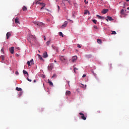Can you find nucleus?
<instances>
[{
    "instance_id": "obj_1",
    "label": "nucleus",
    "mask_w": 129,
    "mask_h": 129,
    "mask_svg": "<svg viewBox=\"0 0 129 129\" xmlns=\"http://www.w3.org/2000/svg\"><path fill=\"white\" fill-rule=\"evenodd\" d=\"M36 39V37L34 36L33 35H30L29 37L28 38V40L30 43L32 42V41H34V40Z\"/></svg>"
},
{
    "instance_id": "obj_2",
    "label": "nucleus",
    "mask_w": 129,
    "mask_h": 129,
    "mask_svg": "<svg viewBox=\"0 0 129 129\" xmlns=\"http://www.w3.org/2000/svg\"><path fill=\"white\" fill-rule=\"evenodd\" d=\"M53 68H54V63H50L48 66V69L49 71L52 70Z\"/></svg>"
},
{
    "instance_id": "obj_3",
    "label": "nucleus",
    "mask_w": 129,
    "mask_h": 129,
    "mask_svg": "<svg viewBox=\"0 0 129 129\" xmlns=\"http://www.w3.org/2000/svg\"><path fill=\"white\" fill-rule=\"evenodd\" d=\"M79 114L81 115V118H82V119H83V120H86V117H85L83 113L80 112Z\"/></svg>"
},
{
    "instance_id": "obj_4",
    "label": "nucleus",
    "mask_w": 129,
    "mask_h": 129,
    "mask_svg": "<svg viewBox=\"0 0 129 129\" xmlns=\"http://www.w3.org/2000/svg\"><path fill=\"white\" fill-rule=\"evenodd\" d=\"M27 63L28 66H31V65H34V59H32L30 61H28Z\"/></svg>"
},
{
    "instance_id": "obj_5",
    "label": "nucleus",
    "mask_w": 129,
    "mask_h": 129,
    "mask_svg": "<svg viewBox=\"0 0 129 129\" xmlns=\"http://www.w3.org/2000/svg\"><path fill=\"white\" fill-rule=\"evenodd\" d=\"M9 51L11 54H14V52H15V47H11L10 48H9Z\"/></svg>"
},
{
    "instance_id": "obj_6",
    "label": "nucleus",
    "mask_w": 129,
    "mask_h": 129,
    "mask_svg": "<svg viewBox=\"0 0 129 129\" xmlns=\"http://www.w3.org/2000/svg\"><path fill=\"white\" fill-rule=\"evenodd\" d=\"M77 60V56H74L72 58V62H74Z\"/></svg>"
},
{
    "instance_id": "obj_7",
    "label": "nucleus",
    "mask_w": 129,
    "mask_h": 129,
    "mask_svg": "<svg viewBox=\"0 0 129 129\" xmlns=\"http://www.w3.org/2000/svg\"><path fill=\"white\" fill-rule=\"evenodd\" d=\"M67 22H65L64 24L61 26V29H64V28H66V27H67Z\"/></svg>"
},
{
    "instance_id": "obj_8",
    "label": "nucleus",
    "mask_w": 129,
    "mask_h": 129,
    "mask_svg": "<svg viewBox=\"0 0 129 129\" xmlns=\"http://www.w3.org/2000/svg\"><path fill=\"white\" fill-rule=\"evenodd\" d=\"M11 36H12V34H11V32H8L6 34L7 39H8L10 37H11Z\"/></svg>"
},
{
    "instance_id": "obj_9",
    "label": "nucleus",
    "mask_w": 129,
    "mask_h": 129,
    "mask_svg": "<svg viewBox=\"0 0 129 129\" xmlns=\"http://www.w3.org/2000/svg\"><path fill=\"white\" fill-rule=\"evenodd\" d=\"M107 19H106L107 22H108V20H109V21H113V19H112V17H111L107 16Z\"/></svg>"
},
{
    "instance_id": "obj_10",
    "label": "nucleus",
    "mask_w": 129,
    "mask_h": 129,
    "mask_svg": "<svg viewBox=\"0 0 129 129\" xmlns=\"http://www.w3.org/2000/svg\"><path fill=\"white\" fill-rule=\"evenodd\" d=\"M108 12V9H103L102 11V14H105Z\"/></svg>"
},
{
    "instance_id": "obj_11",
    "label": "nucleus",
    "mask_w": 129,
    "mask_h": 129,
    "mask_svg": "<svg viewBox=\"0 0 129 129\" xmlns=\"http://www.w3.org/2000/svg\"><path fill=\"white\" fill-rule=\"evenodd\" d=\"M60 60L62 61V62H65V61H66V59L64 58V56H62L60 57Z\"/></svg>"
},
{
    "instance_id": "obj_12",
    "label": "nucleus",
    "mask_w": 129,
    "mask_h": 129,
    "mask_svg": "<svg viewBox=\"0 0 129 129\" xmlns=\"http://www.w3.org/2000/svg\"><path fill=\"white\" fill-rule=\"evenodd\" d=\"M96 17H97V18H98V19H100L101 20H104V17H103V16H101L98 15H97Z\"/></svg>"
},
{
    "instance_id": "obj_13",
    "label": "nucleus",
    "mask_w": 129,
    "mask_h": 129,
    "mask_svg": "<svg viewBox=\"0 0 129 129\" xmlns=\"http://www.w3.org/2000/svg\"><path fill=\"white\" fill-rule=\"evenodd\" d=\"M42 57H43V58H47V57H48V54L47 52H44L42 55Z\"/></svg>"
},
{
    "instance_id": "obj_14",
    "label": "nucleus",
    "mask_w": 129,
    "mask_h": 129,
    "mask_svg": "<svg viewBox=\"0 0 129 129\" xmlns=\"http://www.w3.org/2000/svg\"><path fill=\"white\" fill-rule=\"evenodd\" d=\"M39 5H40V6L43 7V8H44V7L46 6V4H45V3H39Z\"/></svg>"
},
{
    "instance_id": "obj_15",
    "label": "nucleus",
    "mask_w": 129,
    "mask_h": 129,
    "mask_svg": "<svg viewBox=\"0 0 129 129\" xmlns=\"http://www.w3.org/2000/svg\"><path fill=\"white\" fill-rule=\"evenodd\" d=\"M15 23L16 24H20V21H19V18L18 17H17L15 19Z\"/></svg>"
},
{
    "instance_id": "obj_16",
    "label": "nucleus",
    "mask_w": 129,
    "mask_h": 129,
    "mask_svg": "<svg viewBox=\"0 0 129 129\" xmlns=\"http://www.w3.org/2000/svg\"><path fill=\"white\" fill-rule=\"evenodd\" d=\"M76 66V64L74 65V71L75 73H77V72L76 71V70H78V69L75 68Z\"/></svg>"
},
{
    "instance_id": "obj_17",
    "label": "nucleus",
    "mask_w": 129,
    "mask_h": 129,
    "mask_svg": "<svg viewBox=\"0 0 129 129\" xmlns=\"http://www.w3.org/2000/svg\"><path fill=\"white\" fill-rule=\"evenodd\" d=\"M66 95H68V96H69V95H70V94H71V92L70 91H67L66 92Z\"/></svg>"
},
{
    "instance_id": "obj_18",
    "label": "nucleus",
    "mask_w": 129,
    "mask_h": 129,
    "mask_svg": "<svg viewBox=\"0 0 129 129\" xmlns=\"http://www.w3.org/2000/svg\"><path fill=\"white\" fill-rule=\"evenodd\" d=\"M39 4H40V3L38 2V0H35V1L33 3V5H39Z\"/></svg>"
},
{
    "instance_id": "obj_19",
    "label": "nucleus",
    "mask_w": 129,
    "mask_h": 129,
    "mask_svg": "<svg viewBox=\"0 0 129 129\" xmlns=\"http://www.w3.org/2000/svg\"><path fill=\"white\" fill-rule=\"evenodd\" d=\"M48 83H49V85L53 86V82H51L50 80H48Z\"/></svg>"
},
{
    "instance_id": "obj_20",
    "label": "nucleus",
    "mask_w": 129,
    "mask_h": 129,
    "mask_svg": "<svg viewBox=\"0 0 129 129\" xmlns=\"http://www.w3.org/2000/svg\"><path fill=\"white\" fill-rule=\"evenodd\" d=\"M97 43L98 44H101L102 43V41H101V39H97Z\"/></svg>"
},
{
    "instance_id": "obj_21",
    "label": "nucleus",
    "mask_w": 129,
    "mask_h": 129,
    "mask_svg": "<svg viewBox=\"0 0 129 129\" xmlns=\"http://www.w3.org/2000/svg\"><path fill=\"white\" fill-rule=\"evenodd\" d=\"M16 90H17V91H22V90H23L22 89V88L17 87L16 88Z\"/></svg>"
},
{
    "instance_id": "obj_22",
    "label": "nucleus",
    "mask_w": 129,
    "mask_h": 129,
    "mask_svg": "<svg viewBox=\"0 0 129 129\" xmlns=\"http://www.w3.org/2000/svg\"><path fill=\"white\" fill-rule=\"evenodd\" d=\"M84 15H87L88 14H90V13H89V11H88V10H85V12L84 13Z\"/></svg>"
},
{
    "instance_id": "obj_23",
    "label": "nucleus",
    "mask_w": 129,
    "mask_h": 129,
    "mask_svg": "<svg viewBox=\"0 0 129 129\" xmlns=\"http://www.w3.org/2000/svg\"><path fill=\"white\" fill-rule=\"evenodd\" d=\"M120 14L121 15H124V10L122 9V10H121V11H120Z\"/></svg>"
},
{
    "instance_id": "obj_24",
    "label": "nucleus",
    "mask_w": 129,
    "mask_h": 129,
    "mask_svg": "<svg viewBox=\"0 0 129 129\" xmlns=\"http://www.w3.org/2000/svg\"><path fill=\"white\" fill-rule=\"evenodd\" d=\"M43 25V23L41 22H39L37 23V26H38V27H41V26Z\"/></svg>"
},
{
    "instance_id": "obj_25",
    "label": "nucleus",
    "mask_w": 129,
    "mask_h": 129,
    "mask_svg": "<svg viewBox=\"0 0 129 129\" xmlns=\"http://www.w3.org/2000/svg\"><path fill=\"white\" fill-rule=\"evenodd\" d=\"M23 73L24 75L27 74L28 76H29V74H28V72L27 71H26V70H23Z\"/></svg>"
},
{
    "instance_id": "obj_26",
    "label": "nucleus",
    "mask_w": 129,
    "mask_h": 129,
    "mask_svg": "<svg viewBox=\"0 0 129 129\" xmlns=\"http://www.w3.org/2000/svg\"><path fill=\"white\" fill-rule=\"evenodd\" d=\"M22 10L24 12H26V11H27V7L26 6H24L22 8Z\"/></svg>"
},
{
    "instance_id": "obj_27",
    "label": "nucleus",
    "mask_w": 129,
    "mask_h": 129,
    "mask_svg": "<svg viewBox=\"0 0 129 129\" xmlns=\"http://www.w3.org/2000/svg\"><path fill=\"white\" fill-rule=\"evenodd\" d=\"M51 47L54 49V50H56V51L58 50V48H57V47H56L55 46H53V45H52Z\"/></svg>"
},
{
    "instance_id": "obj_28",
    "label": "nucleus",
    "mask_w": 129,
    "mask_h": 129,
    "mask_svg": "<svg viewBox=\"0 0 129 129\" xmlns=\"http://www.w3.org/2000/svg\"><path fill=\"white\" fill-rule=\"evenodd\" d=\"M38 56L40 60H43V57L40 54H38Z\"/></svg>"
},
{
    "instance_id": "obj_29",
    "label": "nucleus",
    "mask_w": 129,
    "mask_h": 129,
    "mask_svg": "<svg viewBox=\"0 0 129 129\" xmlns=\"http://www.w3.org/2000/svg\"><path fill=\"white\" fill-rule=\"evenodd\" d=\"M50 43H51V40H49L46 42L47 46H49L50 45Z\"/></svg>"
},
{
    "instance_id": "obj_30",
    "label": "nucleus",
    "mask_w": 129,
    "mask_h": 129,
    "mask_svg": "<svg viewBox=\"0 0 129 129\" xmlns=\"http://www.w3.org/2000/svg\"><path fill=\"white\" fill-rule=\"evenodd\" d=\"M57 77V75H56L55 74H54L52 77L51 78H56Z\"/></svg>"
},
{
    "instance_id": "obj_31",
    "label": "nucleus",
    "mask_w": 129,
    "mask_h": 129,
    "mask_svg": "<svg viewBox=\"0 0 129 129\" xmlns=\"http://www.w3.org/2000/svg\"><path fill=\"white\" fill-rule=\"evenodd\" d=\"M86 57L87 58H91V57H92V55L91 54H89V55H86Z\"/></svg>"
},
{
    "instance_id": "obj_32",
    "label": "nucleus",
    "mask_w": 129,
    "mask_h": 129,
    "mask_svg": "<svg viewBox=\"0 0 129 129\" xmlns=\"http://www.w3.org/2000/svg\"><path fill=\"white\" fill-rule=\"evenodd\" d=\"M38 22H38V21H34V22H33V24H34V25H36V26H38Z\"/></svg>"
},
{
    "instance_id": "obj_33",
    "label": "nucleus",
    "mask_w": 129,
    "mask_h": 129,
    "mask_svg": "<svg viewBox=\"0 0 129 129\" xmlns=\"http://www.w3.org/2000/svg\"><path fill=\"white\" fill-rule=\"evenodd\" d=\"M59 36H61L62 38L64 37V35H63V33H62L61 32H59Z\"/></svg>"
},
{
    "instance_id": "obj_34",
    "label": "nucleus",
    "mask_w": 129,
    "mask_h": 129,
    "mask_svg": "<svg viewBox=\"0 0 129 129\" xmlns=\"http://www.w3.org/2000/svg\"><path fill=\"white\" fill-rule=\"evenodd\" d=\"M112 32V34L113 35H116V32L114 31H111Z\"/></svg>"
},
{
    "instance_id": "obj_35",
    "label": "nucleus",
    "mask_w": 129,
    "mask_h": 129,
    "mask_svg": "<svg viewBox=\"0 0 129 129\" xmlns=\"http://www.w3.org/2000/svg\"><path fill=\"white\" fill-rule=\"evenodd\" d=\"M92 22L93 23H94V24H96L97 21H96V20H93Z\"/></svg>"
},
{
    "instance_id": "obj_36",
    "label": "nucleus",
    "mask_w": 129,
    "mask_h": 129,
    "mask_svg": "<svg viewBox=\"0 0 129 129\" xmlns=\"http://www.w3.org/2000/svg\"><path fill=\"white\" fill-rule=\"evenodd\" d=\"M27 80H28V81H29V82H32V80L29 79V78H27Z\"/></svg>"
},
{
    "instance_id": "obj_37",
    "label": "nucleus",
    "mask_w": 129,
    "mask_h": 129,
    "mask_svg": "<svg viewBox=\"0 0 129 129\" xmlns=\"http://www.w3.org/2000/svg\"><path fill=\"white\" fill-rule=\"evenodd\" d=\"M84 3L86 4V5H88V2H87L86 0H84Z\"/></svg>"
},
{
    "instance_id": "obj_38",
    "label": "nucleus",
    "mask_w": 129,
    "mask_h": 129,
    "mask_svg": "<svg viewBox=\"0 0 129 129\" xmlns=\"http://www.w3.org/2000/svg\"><path fill=\"white\" fill-rule=\"evenodd\" d=\"M77 47H78V48H81V46L79 44H77Z\"/></svg>"
},
{
    "instance_id": "obj_39",
    "label": "nucleus",
    "mask_w": 129,
    "mask_h": 129,
    "mask_svg": "<svg viewBox=\"0 0 129 129\" xmlns=\"http://www.w3.org/2000/svg\"><path fill=\"white\" fill-rule=\"evenodd\" d=\"M75 14H76L75 12H73V17H75V15H75Z\"/></svg>"
},
{
    "instance_id": "obj_40",
    "label": "nucleus",
    "mask_w": 129,
    "mask_h": 129,
    "mask_svg": "<svg viewBox=\"0 0 129 129\" xmlns=\"http://www.w3.org/2000/svg\"><path fill=\"white\" fill-rule=\"evenodd\" d=\"M94 29H96V30H97V29H98V28L97 27V26H94Z\"/></svg>"
},
{
    "instance_id": "obj_41",
    "label": "nucleus",
    "mask_w": 129,
    "mask_h": 129,
    "mask_svg": "<svg viewBox=\"0 0 129 129\" xmlns=\"http://www.w3.org/2000/svg\"><path fill=\"white\" fill-rule=\"evenodd\" d=\"M1 58H2V60H5V56H1Z\"/></svg>"
},
{
    "instance_id": "obj_42",
    "label": "nucleus",
    "mask_w": 129,
    "mask_h": 129,
    "mask_svg": "<svg viewBox=\"0 0 129 129\" xmlns=\"http://www.w3.org/2000/svg\"><path fill=\"white\" fill-rule=\"evenodd\" d=\"M86 77V75L85 74H84L82 76L83 78H84V77Z\"/></svg>"
},
{
    "instance_id": "obj_43",
    "label": "nucleus",
    "mask_w": 129,
    "mask_h": 129,
    "mask_svg": "<svg viewBox=\"0 0 129 129\" xmlns=\"http://www.w3.org/2000/svg\"><path fill=\"white\" fill-rule=\"evenodd\" d=\"M15 74H16V75H18V74H19L18 72V71L16 72H15Z\"/></svg>"
},
{
    "instance_id": "obj_44",
    "label": "nucleus",
    "mask_w": 129,
    "mask_h": 129,
    "mask_svg": "<svg viewBox=\"0 0 129 129\" xmlns=\"http://www.w3.org/2000/svg\"><path fill=\"white\" fill-rule=\"evenodd\" d=\"M23 94V92H20V94H19V96H21V95Z\"/></svg>"
},
{
    "instance_id": "obj_45",
    "label": "nucleus",
    "mask_w": 129,
    "mask_h": 129,
    "mask_svg": "<svg viewBox=\"0 0 129 129\" xmlns=\"http://www.w3.org/2000/svg\"><path fill=\"white\" fill-rule=\"evenodd\" d=\"M46 36H44V40H46Z\"/></svg>"
},
{
    "instance_id": "obj_46",
    "label": "nucleus",
    "mask_w": 129,
    "mask_h": 129,
    "mask_svg": "<svg viewBox=\"0 0 129 129\" xmlns=\"http://www.w3.org/2000/svg\"><path fill=\"white\" fill-rule=\"evenodd\" d=\"M57 8H58V10H60V7H59V6H57Z\"/></svg>"
},
{
    "instance_id": "obj_47",
    "label": "nucleus",
    "mask_w": 129,
    "mask_h": 129,
    "mask_svg": "<svg viewBox=\"0 0 129 129\" xmlns=\"http://www.w3.org/2000/svg\"><path fill=\"white\" fill-rule=\"evenodd\" d=\"M43 9H44V7H42L40 8V10H43Z\"/></svg>"
},
{
    "instance_id": "obj_48",
    "label": "nucleus",
    "mask_w": 129,
    "mask_h": 129,
    "mask_svg": "<svg viewBox=\"0 0 129 129\" xmlns=\"http://www.w3.org/2000/svg\"><path fill=\"white\" fill-rule=\"evenodd\" d=\"M46 21H47V22H50V19H47Z\"/></svg>"
},
{
    "instance_id": "obj_49",
    "label": "nucleus",
    "mask_w": 129,
    "mask_h": 129,
    "mask_svg": "<svg viewBox=\"0 0 129 129\" xmlns=\"http://www.w3.org/2000/svg\"><path fill=\"white\" fill-rule=\"evenodd\" d=\"M97 112L98 113H100V111H98Z\"/></svg>"
},
{
    "instance_id": "obj_50",
    "label": "nucleus",
    "mask_w": 129,
    "mask_h": 129,
    "mask_svg": "<svg viewBox=\"0 0 129 129\" xmlns=\"http://www.w3.org/2000/svg\"><path fill=\"white\" fill-rule=\"evenodd\" d=\"M36 82V80H34V83H35Z\"/></svg>"
},
{
    "instance_id": "obj_51",
    "label": "nucleus",
    "mask_w": 129,
    "mask_h": 129,
    "mask_svg": "<svg viewBox=\"0 0 129 129\" xmlns=\"http://www.w3.org/2000/svg\"><path fill=\"white\" fill-rule=\"evenodd\" d=\"M1 51H4V49H3V48L1 49Z\"/></svg>"
},
{
    "instance_id": "obj_52",
    "label": "nucleus",
    "mask_w": 129,
    "mask_h": 129,
    "mask_svg": "<svg viewBox=\"0 0 129 129\" xmlns=\"http://www.w3.org/2000/svg\"><path fill=\"white\" fill-rule=\"evenodd\" d=\"M125 1H126V2H129V0H125Z\"/></svg>"
},
{
    "instance_id": "obj_53",
    "label": "nucleus",
    "mask_w": 129,
    "mask_h": 129,
    "mask_svg": "<svg viewBox=\"0 0 129 129\" xmlns=\"http://www.w3.org/2000/svg\"><path fill=\"white\" fill-rule=\"evenodd\" d=\"M127 10H129V7L127 8Z\"/></svg>"
},
{
    "instance_id": "obj_54",
    "label": "nucleus",
    "mask_w": 129,
    "mask_h": 129,
    "mask_svg": "<svg viewBox=\"0 0 129 129\" xmlns=\"http://www.w3.org/2000/svg\"><path fill=\"white\" fill-rule=\"evenodd\" d=\"M110 67H111V64H110Z\"/></svg>"
},
{
    "instance_id": "obj_55",
    "label": "nucleus",
    "mask_w": 129,
    "mask_h": 129,
    "mask_svg": "<svg viewBox=\"0 0 129 129\" xmlns=\"http://www.w3.org/2000/svg\"><path fill=\"white\" fill-rule=\"evenodd\" d=\"M18 50H20V48H18Z\"/></svg>"
},
{
    "instance_id": "obj_56",
    "label": "nucleus",
    "mask_w": 129,
    "mask_h": 129,
    "mask_svg": "<svg viewBox=\"0 0 129 129\" xmlns=\"http://www.w3.org/2000/svg\"><path fill=\"white\" fill-rule=\"evenodd\" d=\"M54 62L56 63V60H54Z\"/></svg>"
},
{
    "instance_id": "obj_57",
    "label": "nucleus",
    "mask_w": 129,
    "mask_h": 129,
    "mask_svg": "<svg viewBox=\"0 0 129 129\" xmlns=\"http://www.w3.org/2000/svg\"><path fill=\"white\" fill-rule=\"evenodd\" d=\"M47 11H49V10L47 9Z\"/></svg>"
},
{
    "instance_id": "obj_58",
    "label": "nucleus",
    "mask_w": 129,
    "mask_h": 129,
    "mask_svg": "<svg viewBox=\"0 0 129 129\" xmlns=\"http://www.w3.org/2000/svg\"><path fill=\"white\" fill-rule=\"evenodd\" d=\"M69 84H69V85H70Z\"/></svg>"
}]
</instances>
